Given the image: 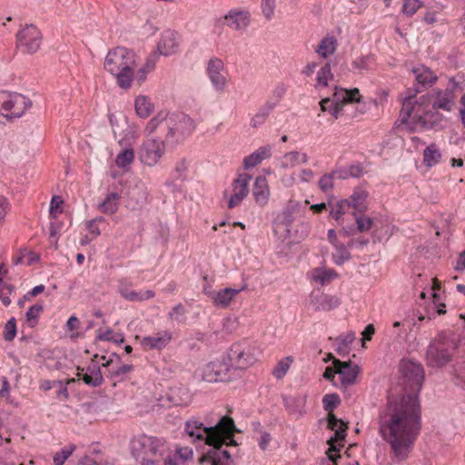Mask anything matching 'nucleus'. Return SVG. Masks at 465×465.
<instances>
[{
	"label": "nucleus",
	"instance_id": "obj_1",
	"mask_svg": "<svg viewBox=\"0 0 465 465\" xmlns=\"http://www.w3.org/2000/svg\"><path fill=\"white\" fill-rule=\"evenodd\" d=\"M400 371L406 394L389 398L380 411L378 423L381 438L390 445L391 458L398 462L409 458L421 430V408L418 393L424 381L420 363L402 360Z\"/></svg>",
	"mask_w": 465,
	"mask_h": 465
},
{
	"label": "nucleus",
	"instance_id": "obj_2",
	"mask_svg": "<svg viewBox=\"0 0 465 465\" xmlns=\"http://www.w3.org/2000/svg\"><path fill=\"white\" fill-rule=\"evenodd\" d=\"M194 128L193 120L183 113L160 112L148 122L145 132L151 134L159 130L167 143H176L189 136Z\"/></svg>",
	"mask_w": 465,
	"mask_h": 465
},
{
	"label": "nucleus",
	"instance_id": "obj_3",
	"mask_svg": "<svg viewBox=\"0 0 465 465\" xmlns=\"http://www.w3.org/2000/svg\"><path fill=\"white\" fill-rule=\"evenodd\" d=\"M136 66L135 54L123 46L111 49L104 64L105 71L114 76L117 85L124 90L132 86Z\"/></svg>",
	"mask_w": 465,
	"mask_h": 465
},
{
	"label": "nucleus",
	"instance_id": "obj_4",
	"mask_svg": "<svg viewBox=\"0 0 465 465\" xmlns=\"http://www.w3.org/2000/svg\"><path fill=\"white\" fill-rule=\"evenodd\" d=\"M234 429V420L230 416H223L214 426H204V424L197 420H191L185 422L184 431L192 439L193 441H204L209 446L212 444H219L222 441V435L232 434Z\"/></svg>",
	"mask_w": 465,
	"mask_h": 465
},
{
	"label": "nucleus",
	"instance_id": "obj_5",
	"mask_svg": "<svg viewBox=\"0 0 465 465\" xmlns=\"http://www.w3.org/2000/svg\"><path fill=\"white\" fill-rule=\"evenodd\" d=\"M168 449L164 440L143 436L133 441L132 454L142 465H158L167 456Z\"/></svg>",
	"mask_w": 465,
	"mask_h": 465
},
{
	"label": "nucleus",
	"instance_id": "obj_6",
	"mask_svg": "<svg viewBox=\"0 0 465 465\" xmlns=\"http://www.w3.org/2000/svg\"><path fill=\"white\" fill-rule=\"evenodd\" d=\"M458 344L452 335L440 333L430 341L426 351V361L430 367L442 368L452 360Z\"/></svg>",
	"mask_w": 465,
	"mask_h": 465
},
{
	"label": "nucleus",
	"instance_id": "obj_7",
	"mask_svg": "<svg viewBox=\"0 0 465 465\" xmlns=\"http://www.w3.org/2000/svg\"><path fill=\"white\" fill-rule=\"evenodd\" d=\"M226 357L232 365L233 372L239 374L241 371L247 369L256 361L254 347L247 339L234 342L228 350Z\"/></svg>",
	"mask_w": 465,
	"mask_h": 465
},
{
	"label": "nucleus",
	"instance_id": "obj_8",
	"mask_svg": "<svg viewBox=\"0 0 465 465\" xmlns=\"http://www.w3.org/2000/svg\"><path fill=\"white\" fill-rule=\"evenodd\" d=\"M31 105V100L21 94L0 93V116L7 120L21 117Z\"/></svg>",
	"mask_w": 465,
	"mask_h": 465
},
{
	"label": "nucleus",
	"instance_id": "obj_9",
	"mask_svg": "<svg viewBox=\"0 0 465 465\" xmlns=\"http://www.w3.org/2000/svg\"><path fill=\"white\" fill-rule=\"evenodd\" d=\"M238 372H233L232 365L227 357L223 361H214L206 364L201 373V378L206 382H229L236 379Z\"/></svg>",
	"mask_w": 465,
	"mask_h": 465
},
{
	"label": "nucleus",
	"instance_id": "obj_10",
	"mask_svg": "<svg viewBox=\"0 0 465 465\" xmlns=\"http://www.w3.org/2000/svg\"><path fill=\"white\" fill-rule=\"evenodd\" d=\"M15 40L17 48H21L23 53L33 54L39 50L43 35L36 25L27 24L17 32Z\"/></svg>",
	"mask_w": 465,
	"mask_h": 465
},
{
	"label": "nucleus",
	"instance_id": "obj_11",
	"mask_svg": "<svg viewBox=\"0 0 465 465\" xmlns=\"http://www.w3.org/2000/svg\"><path fill=\"white\" fill-rule=\"evenodd\" d=\"M164 153V142L157 139H149L140 149L141 161L149 166L155 165Z\"/></svg>",
	"mask_w": 465,
	"mask_h": 465
},
{
	"label": "nucleus",
	"instance_id": "obj_12",
	"mask_svg": "<svg viewBox=\"0 0 465 465\" xmlns=\"http://www.w3.org/2000/svg\"><path fill=\"white\" fill-rule=\"evenodd\" d=\"M459 84L451 78L450 79L449 84L445 90L435 89L434 93L437 99L432 102V108L441 109L447 112L451 111L457 97L455 92Z\"/></svg>",
	"mask_w": 465,
	"mask_h": 465
},
{
	"label": "nucleus",
	"instance_id": "obj_13",
	"mask_svg": "<svg viewBox=\"0 0 465 465\" xmlns=\"http://www.w3.org/2000/svg\"><path fill=\"white\" fill-rule=\"evenodd\" d=\"M237 430L236 427L232 430V434L222 435V442L219 444H212L213 447L207 451L203 460H208L212 465H233V460L231 458V454L227 450H223L224 445V438L232 437Z\"/></svg>",
	"mask_w": 465,
	"mask_h": 465
},
{
	"label": "nucleus",
	"instance_id": "obj_14",
	"mask_svg": "<svg viewBox=\"0 0 465 465\" xmlns=\"http://www.w3.org/2000/svg\"><path fill=\"white\" fill-rule=\"evenodd\" d=\"M252 175L246 173H240L232 182V193L228 200V208L238 206L249 193V183Z\"/></svg>",
	"mask_w": 465,
	"mask_h": 465
},
{
	"label": "nucleus",
	"instance_id": "obj_15",
	"mask_svg": "<svg viewBox=\"0 0 465 465\" xmlns=\"http://www.w3.org/2000/svg\"><path fill=\"white\" fill-rule=\"evenodd\" d=\"M224 70V64L222 61V59L218 57H212L207 62L206 66V73L207 75L215 88L218 92H223L226 84H227V79L223 74V72Z\"/></svg>",
	"mask_w": 465,
	"mask_h": 465
},
{
	"label": "nucleus",
	"instance_id": "obj_16",
	"mask_svg": "<svg viewBox=\"0 0 465 465\" xmlns=\"http://www.w3.org/2000/svg\"><path fill=\"white\" fill-rule=\"evenodd\" d=\"M334 368L341 379L342 387H347L355 383L361 369L357 364H352L351 361H341L338 359L333 361Z\"/></svg>",
	"mask_w": 465,
	"mask_h": 465
},
{
	"label": "nucleus",
	"instance_id": "obj_17",
	"mask_svg": "<svg viewBox=\"0 0 465 465\" xmlns=\"http://www.w3.org/2000/svg\"><path fill=\"white\" fill-rule=\"evenodd\" d=\"M327 427L334 431V437L328 440L330 444L329 452H339L340 449L332 444V441H342L347 435L348 424L342 420L338 419L333 413L327 415Z\"/></svg>",
	"mask_w": 465,
	"mask_h": 465
},
{
	"label": "nucleus",
	"instance_id": "obj_18",
	"mask_svg": "<svg viewBox=\"0 0 465 465\" xmlns=\"http://www.w3.org/2000/svg\"><path fill=\"white\" fill-rule=\"evenodd\" d=\"M77 371L79 379L87 385L98 387L104 381L100 366L94 361H92L86 368L78 367Z\"/></svg>",
	"mask_w": 465,
	"mask_h": 465
},
{
	"label": "nucleus",
	"instance_id": "obj_19",
	"mask_svg": "<svg viewBox=\"0 0 465 465\" xmlns=\"http://www.w3.org/2000/svg\"><path fill=\"white\" fill-rule=\"evenodd\" d=\"M246 285H243L240 289L224 288L219 292H208L207 295L212 299L213 303L216 307L227 308L232 300L242 291L245 289Z\"/></svg>",
	"mask_w": 465,
	"mask_h": 465
},
{
	"label": "nucleus",
	"instance_id": "obj_20",
	"mask_svg": "<svg viewBox=\"0 0 465 465\" xmlns=\"http://www.w3.org/2000/svg\"><path fill=\"white\" fill-rule=\"evenodd\" d=\"M178 48V42L176 33L167 30L162 34V36L157 45V52L159 54L168 56L176 52Z\"/></svg>",
	"mask_w": 465,
	"mask_h": 465
},
{
	"label": "nucleus",
	"instance_id": "obj_21",
	"mask_svg": "<svg viewBox=\"0 0 465 465\" xmlns=\"http://www.w3.org/2000/svg\"><path fill=\"white\" fill-rule=\"evenodd\" d=\"M224 19L227 20V25L235 31L245 29L250 23L249 14L237 10L229 11Z\"/></svg>",
	"mask_w": 465,
	"mask_h": 465
},
{
	"label": "nucleus",
	"instance_id": "obj_22",
	"mask_svg": "<svg viewBox=\"0 0 465 465\" xmlns=\"http://www.w3.org/2000/svg\"><path fill=\"white\" fill-rule=\"evenodd\" d=\"M311 301L315 311H331L340 304L338 298L324 293L312 294Z\"/></svg>",
	"mask_w": 465,
	"mask_h": 465
},
{
	"label": "nucleus",
	"instance_id": "obj_23",
	"mask_svg": "<svg viewBox=\"0 0 465 465\" xmlns=\"http://www.w3.org/2000/svg\"><path fill=\"white\" fill-rule=\"evenodd\" d=\"M293 213L287 208L282 211L274 220V230L276 232H282L285 236H290L291 226L293 223Z\"/></svg>",
	"mask_w": 465,
	"mask_h": 465
},
{
	"label": "nucleus",
	"instance_id": "obj_24",
	"mask_svg": "<svg viewBox=\"0 0 465 465\" xmlns=\"http://www.w3.org/2000/svg\"><path fill=\"white\" fill-rule=\"evenodd\" d=\"M253 197L259 204H265L270 195L267 179L264 176H257L252 190Z\"/></svg>",
	"mask_w": 465,
	"mask_h": 465
},
{
	"label": "nucleus",
	"instance_id": "obj_25",
	"mask_svg": "<svg viewBox=\"0 0 465 465\" xmlns=\"http://www.w3.org/2000/svg\"><path fill=\"white\" fill-rule=\"evenodd\" d=\"M192 394L187 388L178 387L172 389L168 399L175 406H187L192 401Z\"/></svg>",
	"mask_w": 465,
	"mask_h": 465
},
{
	"label": "nucleus",
	"instance_id": "obj_26",
	"mask_svg": "<svg viewBox=\"0 0 465 465\" xmlns=\"http://www.w3.org/2000/svg\"><path fill=\"white\" fill-rule=\"evenodd\" d=\"M308 162V156L304 153L298 151H292L286 153L280 162V167L282 169L293 168L298 164L306 163Z\"/></svg>",
	"mask_w": 465,
	"mask_h": 465
},
{
	"label": "nucleus",
	"instance_id": "obj_27",
	"mask_svg": "<svg viewBox=\"0 0 465 465\" xmlns=\"http://www.w3.org/2000/svg\"><path fill=\"white\" fill-rule=\"evenodd\" d=\"M172 336L168 332H164L163 334H157L155 336H147L143 337L141 343L145 349L153 350L165 347L167 343L171 341Z\"/></svg>",
	"mask_w": 465,
	"mask_h": 465
},
{
	"label": "nucleus",
	"instance_id": "obj_28",
	"mask_svg": "<svg viewBox=\"0 0 465 465\" xmlns=\"http://www.w3.org/2000/svg\"><path fill=\"white\" fill-rule=\"evenodd\" d=\"M119 293L124 299L130 302H143L152 299L155 296V292L152 290L136 292L127 288H120Z\"/></svg>",
	"mask_w": 465,
	"mask_h": 465
},
{
	"label": "nucleus",
	"instance_id": "obj_29",
	"mask_svg": "<svg viewBox=\"0 0 465 465\" xmlns=\"http://www.w3.org/2000/svg\"><path fill=\"white\" fill-rule=\"evenodd\" d=\"M412 114H415V117H417L419 120H421L423 118L421 113L420 112V110H418L416 103L413 104L412 97L408 96L402 103V108L401 111V123H407L409 118L412 115Z\"/></svg>",
	"mask_w": 465,
	"mask_h": 465
},
{
	"label": "nucleus",
	"instance_id": "obj_30",
	"mask_svg": "<svg viewBox=\"0 0 465 465\" xmlns=\"http://www.w3.org/2000/svg\"><path fill=\"white\" fill-rule=\"evenodd\" d=\"M337 48V39L334 36H325L322 39L315 52L322 58L332 54Z\"/></svg>",
	"mask_w": 465,
	"mask_h": 465
},
{
	"label": "nucleus",
	"instance_id": "obj_31",
	"mask_svg": "<svg viewBox=\"0 0 465 465\" xmlns=\"http://www.w3.org/2000/svg\"><path fill=\"white\" fill-rule=\"evenodd\" d=\"M412 72L415 74L417 82L423 86L432 84L437 81L436 74L430 68L423 65L413 68Z\"/></svg>",
	"mask_w": 465,
	"mask_h": 465
},
{
	"label": "nucleus",
	"instance_id": "obj_32",
	"mask_svg": "<svg viewBox=\"0 0 465 465\" xmlns=\"http://www.w3.org/2000/svg\"><path fill=\"white\" fill-rule=\"evenodd\" d=\"M136 114L142 118H147L153 111L154 106L149 97L138 95L134 102Z\"/></svg>",
	"mask_w": 465,
	"mask_h": 465
},
{
	"label": "nucleus",
	"instance_id": "obj_33",
	"mask_svg": "<svg viewBox=\"0 0 465 465\" xmlns=\"http://www.w3.org/2000/svg\"><path fill=\"white\" fill-rule=\"evenodd\" d=\"M275 104L273 103H266L263 106H262L259 111L252 116L250 122V125L252 128H257L258 126L264 124L270 114L272 112Z\"/></svg>",
	"mask_w": 465,
	"mask_h": 465
},
{
	"label": "nucleus",
	"instance_id": "obj_34",
	"mask_svg": "<svg viewBox=\"0 0 465 465\" xmlns=\"http://www.w3.org/2000/svg\"><path fill=\"white\" fill-rule=\"evenodd\" d=\"M441 157V153L435 143H430L426 147L423 153V163L426 166L431 167L436 165Z\"/></svg>",
	"mask_w": 465,
	"mask_h": 465
},
{
	"label": "nucleus",
	"instance_id": "obj_35",
	"mask_svg": "<svg viewBox=\"0 0 465 465\" xmlns=\"http://www.w3.org/2000/svg\"><path fill=\"white\" fill-rule=\"evenodd\" d=\"M119 198L120 196L117 193H110L100 204V210L107 214L116 213L119 207Z\"/></svg>",
	"mask_w": 465,
	"mask_h": 465
},
{
	"label": "nucleus",
	"instance_id": "obj_36",
	"mask_svg": "<svg viewBox=\"0 0 465 465\" xmlns=\"http://www.w3.org/2000/svg\"><path fill=\"white\" fill-rule=\"evenodd\" d=\"M368 193L366 191L362 189H356L351 196V206H352L355 210L360 213H363L366 211L365 201L367 199Z\"/></svg>",
	"mask_w": 465,
	"mask_h": 465
},
{
	"label": "nucleus",
	"instance_id": "obj_37",
	"mask_svg": "<svg viewBox=\"0 0 465 465\" xmlns=\"http://www.w3.org/2000/svg\"><path fill=\"white\" fill-rule=\"evenodd\" d=\"M332 77L333 75L331 71V64L330 63H326L317 73V83L315 87H326L328 85L329 79Z\"/></svg>",
	"mask_w": 465,
	"mask_h": 465
},
{
	"label": "nucleus",
	"instance_id": "obj_38",
	"mask_svg": "<svg viewBox=\"0 0 465 465\" xmlns=\"http://www.w3.org/2000/svg\"><path fill=\"white\" fill-rule=\"evenodd\" d=\"M134 159V150L131 148H125L116 156L115 164L120 168H124L131 164Z\"/></svg>",
	"mask_w": 465,
	"mask_h": 465
},
{
	"label": "nucleus",
	"instance_id": "obj_39",
	"mask_svg": "<svg viewBox=\"0 0 465 465\" xmlns=\"http://www.w3.org/2000/svg\"><path fill=\"white\" fill-rule=\"evenodd\" d=\"M336 273L331 270L316 268L312 272V277L315 282H321L322 285L330 282L331 278L335 277Z\"/></svg>",
	"mask_w": 465,
	"mask_h": 465
},
{
	"label": "nucleus",
	"instance_id": "obj_40",
	"mask_svg": "<svg viewBox=\"0 0 465 465\" xmlns=\"http://www.w3.org/2000/svg\"><path fill=\"white\" fill-rule=\"evenodd\" d=\"M292 362V358L290 356L285 357L284 359L281 360L274 367V369L272 372V375L277 380L282 379L285 376V374L287 373L288 370L290 369Z\"/></svg>",
	"mask_w": 465,
	"mask_h": 465
},
{
	"label": "nucleus",
	"instance_id": "obj_41",
	"mask_svg": "<svg viewBox=\"0 0 465 465\" xmlns=\"http://www.w3.org/2000/svg\"><path fill=\"white\" fill-rule=\"evenodd\" d=\"M340 403L341 399L336 393L326 394L322 399L323 409L329 413H332V411L336 409Z\"/></svg>",
	"mask_w": 465,
	"mask_h": 465
},
{
	"label": "nucleus",
	"instance_id": "obj_42",
	"mask_svg": "<svg viewBox=\"0 0 465 465\" xmlns=\"http://www.w3.org/2000/svg\"><path fill=\"white\" fill-rule=\"evenodd\" d=\"M75 450V445H70L63 448L60 451L56 452L53 457L54 465H64L65 460L72 455Z\"/></svg>",
	"mask_w": 465,
	"mask_h": 465
},
{
	"label": "nucleus",
	"instance_id": "obj_43",
	"mask_svg": "<svg viewBox=\"0 0 465 465\" xmlns=\"http://www.w3.org/2000/svg\"><path fill=\"white\" fill-rule=\"evenodd\" d=\"M351 207L348 200H341L331 206L330 214L336 221Z\"/></svg>",
	"mask_w": 465,
	"mask_h": 465
},
{
	"label": "nucleus",
	"instance_id": "obj_44",
	"mask_svg": "<svg viewBox=\"0 0 465 465\" xmlns=\"http://www.w3.org/2000/svg\"><path fill=\"white\" fill-rule=\"evenodd\" d=\"M335 250L336 252L333 254V258L336 264L341 265L351 258V253L344 244H335Z\"/></svg>",
	"mask_w": 465,
	"mask_h": 465
},
{
	"label": "nucleus",
	"instance_id": "obj_45",
	"mask_svg": "<svg viewBox=\"0 0 465 465\" xmlns=\"http://www.w3.org/2000/svg\"><path fill=\"white\" fill-rule=\"evenodd\" d=\"M355 340V333L353 331H349L343 336H339L336 341H338V352L347 351L350 345Z\"/></svg>",
	"mask_w": 465,
	"mask_h": 465
},
{
	"label": "nucleus",
	"instance_id": "obj_46",
	"mask_svg": "<svg viewBox=\"0 0 465 465\" xmlns=\"http://www.w3.org/2000/svg\"><path fill=\"white\" fill-rule=\"evenodd\" d=\"M422 6L420 0H403L402 12L408 16L413 15Z\"/></svg>",
	"mask_w": 465,
	"mask_h": 465
},
{
	"label": "nucleus",
	"instance_id": "obj_47",
	"mask_svg": "<svg viewBox=\"0 0 465 465\" xmlns=\"http://www.w3.org/2000/svg\"><path fill=\"white\" fill-rule=\"evenodd\" d=\"M133 369L134 366L131 364H123L120 366L113 367L110 371V377L121 381L127 373L132 371Z\"/></svg>",
	"mask_w": 465,
	"mask_h": 465
},
{
	"label": "nucleus",
	"instance_id": "obj_48",
	"mask_svg": "<svg viewBox=\"0 0 465 465\" xmlns=\"http://www.w3.org/2000/svg\"><path fill=\"white\" fill-rule=\"evenodd\" d=\"M276 7L275 0H261V8L264 17L271 20Z\"/></svg>",
	"mask_w": 465,
	"mask_h": 465
},
{
	"label": "nucleus",
	"instance_id": "obj_49",
	"mask_svg": "<svg viewBox=\"0 0 465 465\" xmlns=\"http://www.w3.org/2000/svg\"><path fill=\"white\" fill-rule=\"evenodd\" d=\"M357 223L358 232H368L371 229L373 225V221L368 216L359 215L355 218Z\"/></svg>",
	"mask_w": 465,
	"mask_h": 465
},
{
	"label": "nucleus",
	"instance_id": "obj_50",
	"mask_svg": "<svg viewBox=\"0 0 465 465\" xmlns=\"http://www.w3.org/2000/svg\"><path fill=\"white\" fill-rule=\"evenodd\" d=\"M348 96L347 89L335 87V91L331 98V104L343 105L344 103H347Z\"/></svg>",
	"mask_w": 465,
	"mask_h": 465
},
{
	"label": "nucleus",
	"instance_id": "obj_51",
	"mask_svg": "<svg viewBox=\"0 0 465 465\" xmlns=\"http://www.w3.org/2000/svg\"><path fill=\"white\" fill-rule=\"evenodd\" d=\"M16 333V322L15 318H11L5 326L4 338L5 341H11L14 340Z\"/></svg>",
	"mask_w": 465,
	"mask_h": 465
},
{
	"label": "nucleus",
	"instance_id": "obj_52",
	"mask_svg": "<svg viewBox=\"0 0 465 465\" xmlns=\"http://www.w3.org/2000/svg\"><path fill=\"white\" fill-rule=\"evenodd\" d=\"M333 173H325L319 180V187L324 193L333 188Z\"/></svg>",
	"mask_w": 465,
	"mask_h": 465
},
{
	"label": "nucleus",
	"instance_id": "obj_53",
	"mask_svg": "<svg viewBox=\"0 0 465 465\" xmlns=\"http://www.w3.org/2000/svg\"><path fill=\"white\" fill-rule=\"evenodd\" d=\"M351 65L354 70L361 74L363 71L369 70V57L360 56L352 61Z\"/></svg>",
	"mask_w": 465,
	"mask_h": 465
},
{
	"label": "nucleus",
	"instance_id": "obj_54",
	"mask_svg": "<svg viewBox=\"0 0 465 465\" xmlns=\"http://www.w3.org/2000/svg\"><path fill=\"white\" fill-rule=\"evenodd\" d=\"M261 163H262V160H261L260 156L255 152H253L252 153H251L250 155L246 156L243 159L242 163H243L244 169L248 170V169L257 166Z\"/></svg>",
	"mask_w": 465,
	"mask_h": 465
},
{
	"label": "nucleus",
	"instance_id": "obj_55",
	"mask_svg": "<svg viewBox=\"0 0 465 465\" xmlns=\"http://www.w3.org/2000/svg\"><path fill=\"white\" fill-rule=\"evenodd\" d=\"M432 96L430 94L421 95L416 103L418 106V110L421 113V114H426V108L431 104Z\"/></svg>",
	"mask_w": 465,
	"mask_h": 465
},
{
	"label": "nucleus",
	"instance_id": "obj_56",
	"mask_svg": "<svg viewBox=\"0 0 465 465\" xmlns=\"http://www.w3.org/2000/svg\"><path fill=\"white\" fill-rule=\"evenodd\" d=\"M44 307L42 304H34L26 312L27 322L37 320L39 313L43 311Z\"/></svg>",
	"mask_w": 465,
	"mask_h": 465
},
{
	"label": "nucleus",
	"instance_id": "obj_57",
	"mask_svg": "<svg viewBox=\"0 0 465 465\" xmlns=\"http://www.w3.org/2000/svg\"><path fill=\"white\" fill-rule=\"evenodd\" d=\"M63 203V201L59 196H54L51 200L50 204V216L52 218H56L58 213H62V211H58L60 204Z\"/></svg>",
	"mask_w": 465,
	"mask_h": 465
},
{
	"label": "nucleus",
	"instance_id": "obj_58",
	"mask_svg": "<svg viewBox=\"0 0 465 465\" xmlns=\"http://www.w3.org/2000/svg\"><path fill=\"white\" fill-rule=\"evenodd\" d=\"M185 308L183 304H177L173 308V310L169 312V317L172 320L180 321V318L184 315Z\"/></svg>",
	"mask_w": 465,
	"mask_h": 465
},
{
	"label": "nucleus",
	"instance_id": "obj_59",
	"mask_svg": "<svg viewBox=\"0 0 465 465\" xmlns=\"http://www.w3.org/2000/svg\"><path fill=\"white\" fill-rule=\"evenodd\" d=\"M158 59V54L156 52L152 53L146 59L145 64L143 66L149 70L150 72L153 71L155 67L156 62Z\"/></svg>",
	"mask_w": 465,
	"mask_h": 465
},
{
	"label": "nucleus",
	"instance_id": "obj_60",
	"mask_svg": "<svg viewBox=\"0 0 465 465\" xmlns=\"http://www.w3.org/2000/svg\"><path fill=\"white\" fill-rule=\"evenodd\" d=\"M255 153L260 156L261 160L268 159L272 155L271 145H265L258 148Z\"/></svg>",
	"mask_w": 465,
	"mask_h": 465
},
{
	"label": "nucleus",
	"instance_id": "obj_61",
	"mask_svg": "<svg viewBox=\"0 0 465 465\" xmlns=\"http://www.w3.org/2000/svg\"><path fill=\"white\" fill-rule=\"evenodd\" d=\"M272 440V437H271V434L269 432H266V431H263L262 434H261V437H260V440H259V447L262 450H265L270 443V441Z\"/></svg>",
	"mask_w": 465,
	"mask_h": 465
},
{
	"label": "nucleus",
	"instance_id": "obj_62",
	"mask_svg": "<svg viewBox=\"0 0 465 465\" xmlns=\"http://www.w3.org/2000/svg\"><path fill=\"white\" fill-rule=\"evenodd\" d=\"M348 94L347 103H359L361 101V95L360 94L359 89L354 88L348 90Z\"/></svg>",
	"mask_w": 465,
	"mask_h": 465
},
{
	"label": "nucleus",
	"instance_id": "obj_63",
	"mask_svg": "<svg viewBox=\"0 0 465 465\" xmlns=\"http://www.w3.org/2000/svg\"><path fill=\"white\" fill-rule=\"evenodd\" d=\"M351 177L359 178L362 175L363 170L360 164H352L348 167Z\"/></svg>",
	"mask_w": 465,
	"mask_h": 465
},
{
	"label": "nucleus",
	"instance_id": "obj_64",
	"mask_svg": "<svg viewBox=\"0 0 465 465\" xmlns=\"http://www.w3.org/2000/svg\"><path fill=\"white\" fill-rule=\"evenodd\" d=\"M455 270L458 272H462L465 270V251L460 253L457 264L455 266Z\"/></svg>",
	"mask_w": 465,
	"mask_h": 465
}]
</instances>
